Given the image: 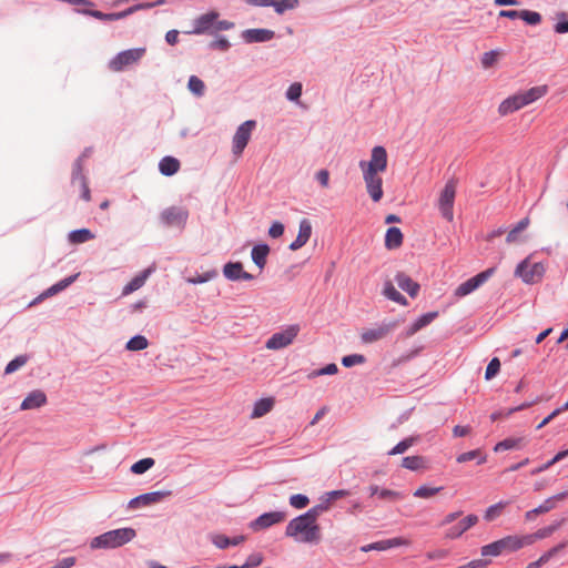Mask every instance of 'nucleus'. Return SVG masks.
<instances>
[{"mask_svg":"<svg viewBox=\"0 0 568 568\" xmlns=\"http://www.w3.org/2000/svg\"><path fill=\"white\" fill-rule=\"evenodd\" d=\"M255 125V121L247 120L237 128L232 140V152L236 158H240L246 148Z\"/></svg>","mask_w":568,"mask_h":568,"instance_id":"nucleus-9","label":"nucleus"},{"mask_svg":"<svg viewBox=\"0 0 568 568\" xmlns=\"http://www.w3.org/2000/svg\"><path fill=\"white\" fill-rule=\"evenodd\" d=\"M567 541L560 542L559 545L550 548L545 554H542L538 560L541 565L547 564L552 557H555L559 551L564 550L567 547Z\"/></svg>","mask_w":568,"mask_h":568,"instance_id":"nucleus-49","label":"nucleus"},{"mask_svg":"<svg viewBox=\"0 0 568 568\" xmlns=\"http://www.w3.org/2000/svg\"><path fill=\"white\" fill-rule=\"evenodd\" d=\"M479 518L475 514L467 515L458 524L449 527L445 532V538L457 539L468 529L474 527L478 523Z\"/></svg>","mask_w":568,"mask_h":568,"instance_id":"nucleus-12","label":"nucleus"},{"mask_svg":"<svg viewBox=\"0 0 568 568\" xmlns=\"http://www.w3.org/2000/svg\"><path fill=\"white\" fill-rule=\"evenodd\" d=\"M170 495H171V491H152V493H146V494H143V495H140V496L135 497L134 499L131 500L130 504H131V506H134V505L148 506V505H151V504L160 503L165 497H169Z\"/></svg>","mask_w":568,"mask_h":568,"instance_id":"nucleus-23","label":"nucleus"},{"mask_svg":"<svg viewBox=\"0 0 568 568\" xmlns=\"http://www.w3.org/2000/svg\"><path fill=\"white\" fill-rule=\"evenodd\" d=\"M296 3L297 0H273L271 7H274L277 13H283L288 9H293Z\"/></svg>","mask_w":568,"mask_h":568,"instance_id":"nucleus-51","label":"nucleus"},{"mask_svg":"<svg viewBox=\"0 0 568 568\" xmlns=\"http://www.w3.org/2000/svg\"><path fill=\"white\" fill-rule=\"evenodd\" d=\"M495 273V268L490 267L486 271L477 274L476 276L467 280L466 282L462 283L457 286L455 290V296L456 297H464L471 292H474L476 288H478L481 284H484L493 274Z\"/></svg>","mask_w":568,"mask_h":568,"instance_id":"nucleus-10","label":"nucleus"},{"mask_svg":"<svg viewBox=\"0 0 568 568\" xmlns=\"http://www.w3.org/2000/svg\"><path fill=\"white\" fill-rule=\"evenodd\" d=\"M145 54V48L129 49L119 52L109 61V69L113 72H121L125 68L138 63Z\"/></svg>","mask_w":568,"mask_h":568,"instance_id":"nucleus-6","label":"nucleus"},{"mask_svg":"<svg viewBox=\"0 0 568 568\" xmlns=\"http://www.w3.org/2000/svg\"><path fill=\"white\" fill-rule=\"evenodd\" d=\"M308 503H310V500H308L307 496L301 495V494L292 495L290 498L291 506L294 508H297V509H302V508L306 507L308 505Z\"/></svg>","mask_w":568,"mask_h":568,"instance_id":"nucleus-54","label":"nucleus"},{"mask_svg":"<svg viewBox=\"0 0 568 568\" xmlns=\"http://www.w3.org/2000/svg\"><path fill=\"white\" fill-rule=\"evenodd\" d=\"M500 369V362L497 357H494L486 367L485 378L491 379L495 377Z\"/></svg>","mask_w":568,"mask_h":568,"instance_id":"nucleus-53","label":"nucleus"},{"mask_svg":"<svg viewBox=\"0 0 568 568\" xmlns=\"http://www.w3.org/2000/svg\"><path fill=\"white\" fill-rule=\"evenodd\" d=\"M95 236L89 229H80L69 233V241L72 244L85 243Z\"/></svg>","mask_w":568,"mask_h":568,"instance_id":"nucleus-37","label":"nucleus"},{"mask_svg":"<svg viewBox=\"0 0 568 568\" xmlns=\"http://www.w3.org/2000/svg\"><path fill=\"white\" fill-rule=\"evenodd\" d=\"M547 92H548L547 85H538V87L530 88L529 90L519 92V93H520L523 100L525 101V104L528 105V104L537 101L538 99L542 98L544 95H546Z\"/></svg>","mask_w":568,"mask_h":568,"instance_id":"nucleus-31","label":"nucleus"},{"mask_svg":"<svg viewBox=\"0 0 568 568\" xmlns=\"http://www.w3.org/2000/svg\"><path fill=\"white\" fill-rule=\"evenodd\" d=\"M383 294L388 300L396 302L400 305H407V300L395 288L390 281L384 284Z\"/></svg>","mask_w":568,"mask_h":568,"instance_id":"nucleus-35","label":"nucleus"},{"mask_svg":"<svg viewBox=\"0 0 568 568\" xmlns=\"http://www.w3.org/2000/svg\"><path fill=\"white\" fill-rule=\"evenodd\" d=\"M519 18L531 26H536L541 21V16L538 12L529 10H521Z\"/></svg>","mask_w":568,"mask_h":568,"instance_id":"nucleus-50","label":"nucleus"},{"mask_svg":"<svg viewBox=\"0 0 568 568\" xmlns=\"http://www.w3.org/2000/svg\"><path fill=\"white\" fill-rule=\"evenodd\" d=\"M456 196V182L450 180L448 181L443 191L440 192L439 199H438V209L443 215L444 219L447 221H453L454 219V201Z\"/></svg>","mask_w":568,"mask_h":568,"instance_id":"nucleus-8","label":"nucleus"},{"mask_svg":"<svg viewBox=\"0 0 568 568\" xmlns=\"http://www.w3.org/2000/svg\"><path fill=\"white\" fill-rule=\"evenodd\" d=\"M90 14L99 20H104V21H114V20H120V19L128 17V12H125V10L121 11V12H114V13H103L101 11H91Z\"/></svg>","mask_w":568,"mask_h":568,"instance_id":"nucleus-45","label":"nucleus"},{"mask_svg":"<svg viewBox=\"0 0 568 568\" xmlns=\"http://www.w3.org/2000/svg\"><path fill=\"white\" fill-rule=\"evenodd\" d=\"M284 233V225L281 222H274L268 229V235L273 239L282 236Z\"/></svg>","mask_w":568,"mask_h":568,"instance_id":"nucleus-59","label":"nucleus"},{"mask_svg":"<svg viewBox=\"0 0 568 568\" xmlns=\"http://www.w3.org/2000/svg\"><path fill=\"white\" fill-rule=\"evenodd\" d=\"M396 326H397V323L394 322V323L383 324L376 328L366 329V331L362 332L361 339L365 344H372V343L377 342V341L384 338L385 336H387L388 333H390Z\"/></svg>","mask_w":568,"mask_h":568,"instance_id":"nucleus-14","label":"nucleus"},{"mask_svg":"<svg viewBox=\"0 0 568 568\" xmlns=\"http://www.w3.org/2000/svg\"><path fill=\"white\" fill-rule=\"evenodd\" d=\"M27 362H28L27 355H19L14 359H12L11 362L8 363V365L4 368V373L12 374L16 371H18L19 368H21L22 366H24L27 364Z\"/></svg>","mask_w":568,"mask_h":568,"instance_id":"nucleus-47","label":"nucleus"},{"mask_svg":"<svg viewBox=\"0 0 568 568\" xmlns=\"http://www.w3.org/2000/svg\"><path fill=\"white\" fill-rule=\"evenodd\" d=\"M312 234L311 222L306 219L300 222L298 234L296 239L290 244V250L297 251L303 247L310 240Z\"/></svg>","mask_w":568,"mask_h":568,"instance_id":"nucleus-17","label":"nucleus"},{"mask_svg":"<svg viewBox=\"0 0 568 568\" xmlns=\"http://www.w3.org/2000/svg\"><path fill=\"white\" fill-rule=\"evenodd\" d=\"M526 106L520 93L514 94L505 99L498 106V113L500 115L510 114L521 108Z\"/></svg>","mask_w":568,"mask_h":568,"instance_id":"nucleus-20","label":"nucleus"},{"mask_svg":"<svg viewBox=\"0 0 568 568\" xmlns=\"http://www.w3.org/2000/svg\"><path fill=\"white\" fill-rule=\"evenodd\" d=\"M443 487H427V486H420L414 491V497L417 498H430L438 494Z\"/></svg>","mask_w":568,"mask_h":568,"instance_id":"nucleus-48","label":"nucleus"},{"mask_svg":"<svg viewBox=\"0 0 568 568\" xmlns=\"http://www.w3.org/2000/svg\"><path fill=\"white\" fill-rule=\"evenodd\" d=\"M337 372H338L337 365L334 363H331L321 369L313 371L308 375V378H314V377L322 376V375H335Z\"/></svg>","mask_w":568,"mask_h":568,"instance_id":"nucleus-52","label":"nucleus"},{"mask_svg":"<svg viewBox=\"0 0 568 568\" xmlns=\"http://www.w3.org/2000/svg\"><path fill=\"white\" fill-rule=\"evenodd\" d=\"M497 61V53L495 51L485 52L481 57V64L485 69L490 68Z\"/></svg>","mask_w":568,"mask_h":568,"instance_id":"nucleus-58","label":"nucleus"},{"mask_svg":"<svg viewBox=\"0 0 568 568\" xmlns=\"http://www.w3.org/2000/svg\"><path fill=\"white\" fill-rule=\"evenodd\" d=\"M215 276H216L215 271H209V272H205L204 274L189 277L186 281L191 284H202V283L211 281Z\"/></svg>","mask_w":568,"mask_h":568,"instance_id":"nucleus-56","label":"nucleus"},{"mask_svg":"<svg viewBox=\"0 0 568 568\" xmlns=\"http://www.w3.org/2000/svg\"><path fill=\"white\" fill-rule=\"evenodd\" d=\"M402 466L409 470H419L426 468V463L423 456H408L403 458Z\"/></svg>","mask_w":568,"mask_h":568,"instance_id":"nucleus-39","label":"nucleus"},{"mask_svg":"<svg viewBox=\"0 0 568 568\" xmlns=\"http://www.w3.org/2000/svg\"><path fill=\"white\" fill-rule=\"evenodd\" d=\"M476 458H478V464H484L487 459L486 456L481 454L480 449H474L458 455L456 460L457 463L463 464Z\"/></svg>","mask_w":568,"mask_h":568,"instance_id":"nucleus-42","label":"nucleus"},{"mask_svg":"<svg viewBox=\"0 0 568 568\" xmlns=\"http://www.w3.org/2000/svg\"><path fill=\"white\" fill-rule=\"evenodd\" d=\"M530 224V220L528 216L520 220L507 234L506 242L511 244L518 242L519 235L523 231H525Z\"/></svg>","mask_w":568,"mask_h":568,"instance_id":"nucleus-33","label":"nucleus"},{"mask_svg":"<svg viewBox=\"0 0 568 568\" xmlns=\"http://www.w3.org/2000/svg\"><path fill=\"white\" fill-rule=\"evenodd\" d=\"M526 440L524 437H508L504 440L497 443L494 447L495 453L510 450V449H519L525 446Z\"/></svg>","mask_w":568,"mask_h":568,"instance_id":"nucleus-26","label":"nucleus"},{"mask_svg":"<svg viewBox=\"0 0 568 568\" xmlns=\"http://www.w3.org/2000/svg\"><path fill=\"white\" fill-rule=\"evenodd\" d=\"M328 509V505H317L305 514L292 519L285 530L287 537L298 542L316 544L321 539V528L317 525V517L322 511Z\"/></svg>","mask_w":568,"mask_h":568,"instance_id":"nucleus-2","label":"nucleus"},{"mask_svg":"<svg viewBox=\"0 0 568 568\" xmlns=\"http://www.w3.org/2000/svg\"><path fill=\"white\" fill-rule=\"evenodd\" d=\"M371 495H378L379 498L386 499V500H398L403 498V495L398 491L386 489V488H379L376 485H372L369 487Z\"/></svg>","mask_w":568,"mask_h":568,"instance_id":"nucleus-38","label":"nucleus"},{"mask_svg":"<svg viewBox=\"0 0 568 568\" xmlns=\"http://www.w3.org/2000/svg\"><path fill=\"white\" fill-rule=\"evenodd\" d=\"M162 221L168 226L183 227L189 217L187 210L183 207L172 206L162 212Z\"/></svg>","mask_w":568,"mask_h":568,"instance_id":"nucleus-11","label":"nucleus"},{"mask_svg":"<svg viewBox=\"0 0 568 568\" xmlns=\"http://www.w3.org/2000/svg\"><path fill=\"white\" fill-rule=\"evenodd\" d=\"M159 170L163 175L171 176L180 170V162L173 156H165L160 161Z\"/></svg>","mask_w":568,"mask_h":568,"instance_id":"nucleus-30","label":"nucleus"},{"mask_svg":"<svg viewBox=\"0 0 568 568\" xmlns=\"http://www.w3.org/2000/svg\"><path fill=\"white\" fill-rule=\"evenodd\" d=\"M47 404V396L42 390L31 392L21 403L22 410L40 408Z\"/></svg>","mask_w":568,"mask_h":568,"instance_id":"nucleus-21","label":"nucleus"},{"mask_svg":"<svg viewBox=\"0 0 568 568\" xmlns=\"http://www.w3.org/2000/svg\"><path fill=\"white\" fill-rule=\"evenodd\" d=\"M403 244V233L396 227L392 226L386 231L385 246L388 250L398 248Z\"/></svg>","mask_w":568,"mask_h":568,"instance_id":"nucleus-27","label":"nucleus"},{"mask_svg":"<svg viewBox=\"0 0 568 568\" xmlns=\"http://www.w3.org/2000/svg\"><path fill=\"white\" fill-rule=\"evenodd\" d=\"M545 272L546 265L544 263H532L530 256H528L517 265L515 275L526 284H535L542 280Z\"/></svg>","mask_w":568,"mask_h":568,"instance_id":"nucleus-5","label":"nucleus"},{"mask_svg":"<svg viewBox=\"0 0 568 568\" xmlns=\"http://www.w3.org/2000/svg\"><path fill=\"white\" fill-rule=\"evenodd\" d=\"M397 285L409 294L410 297H416L419 292V284L413 281L408 275L398 273L395 277Z\"/></svg>","mask_w":568,"mask_h":568,"instance_id":"nucleus-24","label":"nucleus"},{"mask_svg":"<svg viewBox=\"0 0 568 568\" xmlns=\"http://www.w3.org/2000/svg\"><path fill=\"white\" fill-rule=\"evenodd\" d=\"M72 184L73 185L78 184L80 190H81V192H82L83 200L90 201V199H91L90 189L88 186L87 179H85V176H84V174L82 172V166H81V162L80 161H77L74 166H73Z\"/></svg>","mask_w":568,"mask_h":568,"instance_id":"nucleus-19","label":"nucleus"},{"mask_svg":"<svg viewBox=\"0 0 568 568\" xmlns=\"http://www.w3.org/2000/svg\"><path fill=\"white\" fill-rule=\"evenodd\" d=\"M189 90L197 97L204 94L205 85L204 82L196 75H191L187 83Z\"/></svg>","mask_w":568,"mask_h":568,"instance_id":"nucleus-44","label":"nucleus"},{"mask_svg":"<svg viewBox=\"0 0 568 568\" xmlns=\"http://www.w3.org/2000/svg\"><path fill=\"white\" fill-rule=\"evenodd\" d=\"M567 497H568V490L567 491H562V493H558V494H556V495L545 499L544 503L540 504L535 509L538 513V515L546 514V513L555 509L557 507V504L559 501L565 500Z\"/></svg>","mask_w":568,"mask_h":568,"instance_id":"nucleus-25","label":"nucleus"},{"mask_svg":"<svg viewBox=\"0 0 568 568\" xmlns=\"http://www.w3.org/2000/svg\"><path fill=\"white\" fill-rule=\"evenodd\" d=\"M246 561L251 568H255L262 565L264 557L261 552H254L246 558Z\"/></svg>","mask_w":568,"mask_h":568,"instance_id":"nucleus-60","label":"nucleus"},{"mask_svg":"<svg viewBox=\"0 0 568 568\" xmlns=\"http://www.w3.org/2000/svg\"><path fill=\"white\" fill-rule=\"evenodd\" d=\"M509 505V501H498L491 506H489L486 510H485V514H484V519L488 523L490 521H494L495 519H497L501 514L503 511L505 510V508Z\"/></svg>","mask_w":568,"mask_h":568,"instance_id":"nucleus-36","label":"nucleus"},{"mask_svg":"<svg viewBox=\"0 0 568 568\" xmlns=\"http://www.w3.org/2000/svg\"><path fill=\"white\" fill-rule=\"evenodd\" d=\"M416 442V438L408 437L404 440L399 442L396 446H394L389 452L388 455H399L404 454L408 448H410Z\"/></svg>","mask_w":568,"mask_h":568,"instance_id":"nucleus-46","label":"nucleus"},{"mask_svg":"<svg viewBox=\"0 0 568 568\" xmlns=\"http://www.w3.org/2000/svg\"><path fill=\"white\" fill-rule=\"evenodd\" d=\"M270 253V247L266 244H258L252 248L251 256L253 262L258 266L260 270H263L266 265V257Z\"/></svg>","mask_w":568,"mask_h":568,"instance_id":"nucleus-29","label":"nucleus"},{"mask_svg":"<svg viewBox=\"0 0 568 568\" xmlns=\"http://www.w3.org/2000/svg\"><path fill=\"white\" fill-rule=\"evenodd\" d=\"M526 547L523 535H508L481 547L483 557H497L506 552H515Z\"/></svg>","mask_w":568,"mask_h":568,"instance_id":"nucleus-4","label":"nucleus"},{"mask_svg":"<svg viewBox=\"0 0 568 568\" xmlns=\"http://www.w3.org/2000/svg\"><path fill=\"white\" fill-rule=\"evenodd\" d=\"M437 316H438L437 312H429V313L422 315L419 318H417L412 324V326L409 327V329L407 332V335H409V336L414 335L419 329H422L426 325L430 324Z\"/></svg>","mask_w":568,"mask_h":568,"instance_id":"nucleus-32","label":"nucleus"},{"mask_svg":"<svg viewBox=\"0 0 568 568\" xmlns=\"http://www.w3.org/2000/svg\"><path fill=\"white\" fill-rule=\"evenodd\" d=\"M217 17L219 13L214 11L200 16L194 21V29L189 33L202 34L207 32L215 24Z\"/></svg>","mask_w":568,"mask_h":568,"instance_id":"nucleus-18","label":"nucleus"},{"mask_svg":"<svg viewBox=\"0 0 568 568\" xmlns=\"http://www.w3.org/2000/svg\"><path fill=\"white\" fill-rule=\"evenodd\" d=\"M155 460L151 457L143 458L131 466V471L136 475H141L152 468Z\"/></svg>","mask_w":568,"mask_h":568,"instance_id":"nucleus-43","label":"nucleus"},{"mask_svg":"<svg viewBox=\"0 0 568 568\" xmlns=\"http://www.w3.org/2000/svg\"><path fill=\"white\" fill-rule=\"evenodd\" d=\"M135 536L136 532L133 528L114 529L94 537L90 542V547L92 549L118 548L130 542Z\"/></svg>","mask_w":568,"mask_h":568,"instance_id":"nucleus-3","label":"nucleus"},{"mask_svg":"<svg viewBox=\"0 0 568 568\" xmlns=\"http://www.w3.org/2000/svg\"><path fill=\"white\" fill-rule=\"evenodd\" d=\"M286 518L283 511H271L258 516L251 525L254 530L266 529L275 524L284 521Z\"/></svg>","mask_w":568,"mask_h":568,"instance_id":"nucleus-13","label":"nucleus"},{"mask_svg":"<svg viewBox=\"0 0 568 568\" xmlns=\"http://www.w3.org/2000/svg\"><path fill=\"white\" fill-rule=\"evenodd\" d=\"M559 18H562L561 21H558L555 24V31L557 33H567L568 32V20L566 19V13L558 14Z\"/></svg>","mask_w":568,"mask_h":568,"instance_id":"nucleus-61","label":"nucleus"},{"mask_svg":"<svg viewBox=\"0 0 568 568\" xmlns=\"http://www.w3.org/2000/svg\"><path fill=\"white\" fill-rule=\"evenodd\" d=\"M274 38V31L268 29H248L243 32V39L247 43L266 42Z\"/></svg>","mask_w":568,"mask_h":568,"instance_id":"nucleus-22","label":"nucleus"},{"mask_svg":"<svg viewBox=\"0 0 568 568\" xmlns=\"http://www.w3.org/2000/svg\"><path fill=\"white\" fill-rule=\"evenodd\" d=\"M149 346V342L145 336L143 335H135L129 342L126 343V349L136 352V351H143Z\"/></svg>","mask_w":568,"mask_h":568,"instance_id":"nucleus-41","label":"nucleus"},{"mask_svg":"<svg viewBox=\"0 0 568 568\" xmlns=\"http://www.w3.org/2000/svg\"><path fill=\"white\" fill-rule=\"evenodd\" d=\"M564 523L562 520H559L557 523H554L549 526L542 527L535 531L534 534L529 535H523L524 541L526 546H530L535 544L537 540L545 539L550 537Z\"/></svg>","mask_w":568,"mask_h":568,"instance_id":"nucleus-16","label":"nucleus"},{"mask_svg":"<svg viewBox=\"0 0 568 568\" xmlns=\"http://www.w3.org/2000/svg\"><path fill=\"white\" fill-rule=\"evenodd\" d=\"M301 327L298 324H292L284 329L274 333L265 343V347L271 351H277L290 346L298 335Z\"/></svg>","mask_w":568,"mask_h":568,"instance_id":"nucleus-7","label":"nucleus"},{"mask_svg":"<svg viewBox=\"0 0 568 568\" xmlns=\"http://www.w3.org/2000/svg\"><path fill=\"white\" fill-rule=\"evenodd\" d=\"M365 362V357L361 354L347 355L342 358V364L345 367H352L354 365L363 364Z\"/></svg>","mask_w":568,"mask_h":568,"instance_id":"nucleus-55","label":"nucleus"},{"mask_svg":"<svg viewBox=\"0 0 568 568\" xmlns=\"http://www.w3.org/2000/svg\"><path fill=\"white\" fill-rule=\"evenodd\" d=\"M302 94V84L300 82L292 83L286 92V98L291 101H297Z\"/></svg>","mask_w":568,"mask_h":568,"instance_id":"nucleus-57","label":"nucleus"},{"mask_svg":"<svg viewBox=\"0 0 568 568\" xmlns=\"http://www.w3.org/2000/svg\"><path fill=\"white\" fill-rule=\"evenodd\" d=\"M388 158L384 146L377 145L372 149L371 159L362 160L358 166L363 174L366 191L374 202L383 199V179L382 173L387 169Z\"/></svg>","mask_w":568,"mask_h":568,"instance_id":"nucleus-1","label":"nucleus"},{"mask_svg":"<svg viewBox=\"0 0 568 568\" xmlns=\"http://www.w3.org/2000/svg\"><path fill=\"white\" fill-rule=\"evenodd\" d=\"M275 400L272 397L262 398L254 404L252 418H260L270 413L274 407Z\"/></svg>","mask_w":568,"mask_h":568,"instance_id":"nucleus-28","label":"nucleus"},{"mask_svg":"<svg viewBox=\"0 0 568 568\" xmlns=\"http://www.w3.org/2000/svg\"><path fill=\"white\" fill-rule=\"evenodd\" d=\"M149 275V271H145L144 273L135 276L134 278H132L123 288V294L124 295H128V294H131L133 293L134 291L139 290L140 287L143 286V284L145 283L146 281V277Z\"/></svg>","mask_w":568,"mask_h":568,"instance_id":"nucleus-40","label":"nucleus"},{"mask_svg":"<svg viewBox=\"0 0 568 568\" xmlns=\"http://www.w3.org/2000/svg\"><path fill=\"white\" fill-rule=\"evenodd\" d=\"M75 564L74 557H65L51 568H71Z\"/></svg>","mask_w":568,"mask_h":568,"instance_id":"nucleus-64","label":"nucleus"},{"mask_svg":"<svg viewBox=\"0 0 568 568\" xmlns=\"http://www.w3.org/2000/svg\"><path fill=\"white\" fill-rule=\"evenodd\" d=\"M316 179L323 187H327L329 183V173L327 170H320L316 173Z\"/></svg>","mask_w":568,"mask_h":568,"instance_id":"nucleus-63","label":"nucleus"},{"mask_svg":"<svg viewBox=\"0 0 568 568\" xmlns=\"http://www.w3.org/2000/svg\"><path fill=\"white\" fill-rule=\"evenodd\" d=\"M463 515V511L462 510H458V511H454V513H449L447 514L443 520L440 521L439 526H447V525H450L452 523H454L456 519H458L460 516Z\"/></svg>","mask_w":568,"mask_h":568,"instance_id":"nucleus-62","label":"nucleus"},{"mask_svg":"<svg viewBox=\"0 0 568 568\" xmlns=\"http://www.w3.org/2000/svg\"><path fill=\"white\" fill-rule=\"evenodd\" d=\"M223 275L230 281H252L254 276L243 268L241 262H229L223 266Z\"/></svg>","mask_w":568,"mask_h":568,"instance_id":"nucleus-15","label":"nucleus"},{"mask_svg":"<svg viewBox=\"0 0 568 568\" xmlns=\"http://www.w3.org/2000/svg\"><path fill=\"white\" fill-rule=\"evenodd\" d=\"M244 536H237L234 538H229L224 535H214L212 537V542L220 549H224L229 546H237L244 541Z\"/></svg>","mask_w":568,"mask_h":568,"instance_id":"nucleus-34","label":"nucleus"}]
</instances>
